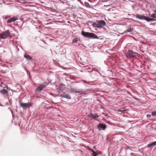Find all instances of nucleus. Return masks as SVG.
<instances>
[{
  "mask_svg": "<svg viewBox=\"0 0 156 156\" xmlns=\"http://www.w3.org/2000/svg\"><path fill=\"white\" fill-rule=\"evenodd\" d=\"M88 116L92 119H94L97 118H98L99 117V116L96 114H92L91 113L89 114Z\"/></svg>",
  "mask_w": 156,
  "mask_h": 156,
  "instance_id": "nucleus-9",
  "label": "nucleus"
},
{
  "mask_svg": "<svg viewBox=\"0 0 156 156\" xmlns=\"http://www.w3.org/2000/svg\"><path fill=\"white\" fill-rule=\"evenodd\" d=\"M156 145V141L155 142H153L150 144H148L147 147L149 148L152 147H154V146Z\"/></svg>",
  "mask_w": 156,
  "mask_h": 156,
  "instance_id": "nucleus-11",
  "label": "nucleus"
},
{
  "mask_svg": "<svg viewBox=\"0 0 156 156\" xmlns=\"http://www.w3.org/2000/svg\"><path fill=\"white\" fill-rule=\"evenodd\" d=\"M20 106L24 109H26L29 108L31 105V104L30 103H20Z\"/></svg>",
  "mask_w": 156,
  "mask_h": 156,
  "instance_id": "nucleus-7",
  "label": "nucleus"
},
{
  "mask_svg": "<svg viewBox=\"0 0 156 156\" xmlns=\"http://www.w3.org/2000/svg\"><path fill=\"white\" fill-rule=\"evenodd\" d=\"M5 2H3L2 3H0V4L2 5V4L5 3Z\"/></svg>",
  "mask_w": 156,
  "mask_h": 156,
  "instance_id": "nucleus-26",
  "label": "nucleus"
},
{
  "mask_svg": "<svg viewBox=\"0 0 156 156\" xmlns=\"http://www.w3.org/2000/svg\"><path fill=\"white\" fill-rule=\"evenodd\" d=\"M0 92L1 94L3 95H5L8 92L7 90L5 89H3L2 90L0 91Z\"/></svg>",
  "mask_w": 156,
  "mask_h": 156,
  "instance_id": "nucleus-14",
  "label": "nucleus"
},
{
  "mask_svg": "<svg viewBox=\"0 0 156 156\" xmlns=\"http://www.w3.org/2000/svg\"><path fill=\"white\" fill-rule=\"evenodd\" d=\"M0 72L3 74L5 73V72L3 70H2L1 71H0Z\"/></svg>",
  "mask_w": 156,
  "mask_h": 156,
  "instance_id": "nucleus-24",
  "label": "nucleus"
},
{
  "mask_svg": "<svg viewBox=\"0 0 156 156\" xmlns=\"http://www.w3.org/2000/svg\"><path fill=\"white\" fill-rule=\"evenodd\" d=\"M70 91L71 92H74L75 93L76 89L75 88H71L70 89Z\"/></svg>",
  "mask_w": 156,
  "mask_h": 156,
  "instance_id": "nucleus-18",
  "label": "nucleus"
},
{
  "mask_svg": "<svg viewBox=\"0 0 156 156\" xmlns=\"http://www.w3.org/2000/svg\"><path fill=\"white\" fill-rule=\"evenodd\" d=\"M85 156H86V155H85Z\"/></svg>",
  "mask_w": 156,
  "mask_h": 156,
  "instance_id": "nucleus-37",
  "label": "nucleus"
},
{
  "mask_svg": "<svg viewBox=\"0 0 156 156\" xmlns=\"http://www.w3.org/2000/svg\"><path fill=\"white\" fill-rule=\"evenodd\" d=\"M81 34L84 37L89 38L99 39V37H97L96 35L93 33L85 32L82 30L81 31Z\"/></svg>",
  "mask_w": 156,
  "mask_h": 156,
  "instance_id": "nucleus-1",
  "label": "nucleus"
},
{
  "mask_svg": "<svg viewBox=\"0 0 156 156\" xmlns=\"http://www.w3.org/2000/svg\"><path fill=\"white\" fill-rule=\"evenodd\" d=\"M17 20V18L16 16H13L12 17L10 18L9 20H7L6 21V23H11L12 22H14Z\"/></svg>",
  "mask_w": 156,
  "mask_h": 156,
  "instance_id": "nucleus-10",
  "label": "nucleus"
},
{
  "mask_svg": "<svg viewBox=\"0 0 156 156\" xmlns=\"http://www.w3.org/2000/svg\"><path fill=\"white\" fill-rule=\"evenodd\" d=\"M133 31V29L131 27H130L129 29H128L126 30H125L124 32V33H125L126 32H131Z\"/></svg>",
  "mask_w": 156,
  "mask_h": 156,
  "instance_id": "nucleus-15",
  "label": "nucleus"
},
{
  "mask_svg": "<svg viewBox=\"0 0 156 156\" xmlns=\"http://www.w3.org/2000/svg\"><path fill=\"white\" fill-rule=\"evenodd\" d=\"M152 115L153 116H156V110L154 112H151V115H147V117H148L149 116H150L151 115Z\"/></svg>",
  "mask_w": 156,
  "mask_h": 156,
  "instance_id": "nucleus-17",
  "label": "nucleus"
},
{
  "mask_svg": "<svg viewBox=\"0 0 156 156\" xmlns=\"http://www.w3.org/2000/svg\"><path fill=\"white\" fill-rule=\"evenodd\" d=\"M78 1L79 2H80L81 1L80 0H78Z\"/></svg>",
  "mask_w": 156,
  "mask_h": 156,
  "instance_id": "nucleus-30",
  "label": "nucleus"
},
{
  "mask_svg": "<svg viewBox=\"0 0 156 156\" xmlns=\"http://www.w3.org/2000/svg\"><path fill=\"white\" fill-rule=\"evenodd\" d=\"M64 86L65 85L64 84L61 83L59 85V87L60 88H62L64 87Z\"/></svg>",
  "mask_w": 156,
  "mask_h": 156,
  "instance_id": "nucleus-20",
  "label": "nucleus"
},
{
  "mask_svg": "<svg viewBox=\"0 0 156 156\" xmlns=\"http://www.w3.org/2000/svg\"><path fill=\"white\" fill-rule=\"evenodd\" d=\"M125 110H119H119H117V111L118 112H125Z\"/></svg>",
  "mask_w": 156,
  "mask_h": 156,
  "instance_id": "nucleus-23",
  "label": "nucleus"
},
{
  "mask_svg": "<svg viewBox=\"0 0 156 156\" xmlns=\"http://www.w3.org/2000/svg\"><path fill=\"white\" fill-rule=\"evenodd\" d=\"M75 94H83L84 93V92L81 90L79 91L76 90L75 92Z\"/></svg>",
  "mask_w": 156,
  "mask_h": 156,
  "instance_id": "nucleus-16",
  "label": "nucleus"
},
{
  "mask_svg": "<svg viewBox=\"0 0 156 156\" xmlns=\"http://www.w3.org/2000/svg\"><path fill=\"white\" fill-rule=\"evenodd\" d=\"M8 26H10V25H8Z\"/></svg>",
  "mask_w": 156,
  "mask_h": 156,
  "instance_id": "nucleus-31",
  "label": "nucleus"
},
{
  "mask_svg": "<svg viewBox=\"0 0 156 156\" xmlns=\"http://www.w3.org/2000/svg\"><path fill=\"white\" fill-rule=\"evenodd\" d=\"M8 109H10V111H11V112L12 113V111L11 110V109L10 108H8Z\"/></svg>",
  "mask_w": 156,
  "mask_h": 156,
  "instance_id": "nucleus-27",
  "label": "nucleus"
},
{
  "mask_svg": "<svg viewBox=\"0 0 156 156\" xmlns=\"http://www.w3.org/2000/svg\"><path fill=\"white\" fill-rule=\"evenodd\" d=\"M136 56V53L133 52L132 51L130 50H128L126 54V56L127 58L128 57H135Z\"/></svg>",
  "mask_w": 156,
  "mask_h": 156,
  "instance_id": "nucleus-6",
  "label": "nucleus"
},
{
  "mask_svg": "<svg viewBox=\"0 0 156 156\" xmlns=\"http://www.w3.org/2000/svg\"><path fill=\"white\" fill-rule=\"evenodd\" d=\"M133 20V21H136V22H137L139 23H140L139 22H138V21H135V20Z\"/></svg>",
  "mask_w": 156,
  "mask_h": 156,
  "instance_id": "nucleus-28",
  "label": "nucleus"
},
{
  "mask_svg": "<svg viewBox=\"0 0 156 156\" xmlns=\"http://www.w3.org/2000/svg\"><path fill=\"white\" fill-rule=\"evenodd\" d=\"M151 17L153 18H156V16L155 14H153L151 16Z\"/></svg>",
  "mask_w": 156,
  "mask_h": 156,
  "instance_id": "nucleus-21",
  "label": "nucleus"
},
{
  "mask_svg": "<svg viewBox=\"0 0 156 156\" xmlns=\"http://www.w3.org/2000/svg\"><path fill=\"white\" fill-rule=\"evenodd\" d=\"M97 126L99 130L101 129L104 130L106 128V125L105 124L101 123L99 124Z\"/></svg>",
  "mask_w": 156,
  "mask_h": 156,
  "instance_id": "nucleus-8",
  "label": "nucleus"
},
{
  "mask_svg": "<svg viewBox=\"0 0 156 156\" xmlns=\"http://www.w3.org/2000/svg\"><path fill=\"white\" fill-rule=\"evenodd\" d=\"M17 92H19V91H20V90H19V89H17Z\"/></svg>",
  "mask_w": 156,
  "mask_h": 156,
  "instance_id": "nucleus-29",
  "label": "nucleus"
},
{
  "mask_svg": "<svg viewBox=\"0 0 156 156\" xmlns=\"http://www.w3.org/2000/svg\"><path fill=\"white\" fill-rule=\"evenodd\" d=\"M53 103L55 104V103H54L53 102ZM55 104H57V103H56Z\"/></svg>",
  "mask_w": 156,
  "mask_h": 156,
  "instance_id": "nucleus-35",
  "label": "nucleus"
},
{
  "mask_svg": "<svg viewBox=\"0 0 156 156\" xmlns=\"http://www.w3.org/2000/svg\"><path fill=\"white\" fill-rule=\"evenodd\" d=\"M83 82H85V83H86V81H83Z\"/></svg>",
  "mask_w": 156,
  "mask_h": 156,
  "instance_id": "nucleus-32",
  "label": "nucleus"
},
{
  "mask_svg": "<svg viewBox=\"0 0 156 156\" xmlns=\"http://www.w3.org/2000/svg\"><path fill=\"white\" fill-rule=\"evenodd\" d=\"M154 12H155V13H156V10H155L154 11Z\"/></svg>",
  "mask_w": 156,
  "mask_h": 156,
  "instance_id": "nucleus-33",
  "label": "nucleus"
},
{
  "mask_svg": "<svg viewBox=\"0 0 156 156\" xmlns=\"http://www.w3.org/2000/svg\"><path fill=\"white\" fill-rule=\"evenodd\" d=\"M48 83L47 82H45L41 84H40L39 86L38 87L36 90V91L38 92H40L42 90L43 88H45L48 85Z\"/></svg>",
  "mask_w": 156,
  "mask_h": 156,
  "instance_id": "nucleus-4",
  "label": "nucleus"
},
{
  "mask_svg": "<svg viewBox=\"0 0 156 156\" xmlns=\"http://www.w3.org/2000/svg\"><path fill=\"white\" fill-rule=\"evenodd\" d=\"M85 156H86V155H85Z\"/></svg>",
  "mask_w": 156,
  "mask_h": 156,
  "instance_id": "nucleus-36",
  "label": "nucleus"
},
{
  "mask_svg": "<svg viewBox=\"0 0 156 156\" xmlns=\"http://www.w3.org/2000/svg\"><path fill=\"white\" fill-rule=\"evenodd\" d=\"M24 57L28 61L31 60H32L31 57L29 55H24Z\"/></svg>",
  "mask_w": 156,
  "mask_h": 156,
  "instance_id": "nucleus-13",
  "label": "nucleus"
},
{
  "mask_svg": "<svg viewBox=\"0 0 156 156\" xmlns=\"http://www.w3.org/2000/svg\"><path fill=\"white\" fill-rule=\"evenodd\" d=\"M62 98H65L69 99H71V98L70 96L68 94H65L62 96Z\"/></svg>",
  "mask_w": 156,
  "mask_h": 156,
  "instance_id": "nucleus-12",
  "label": "nucleus"
},
{
  "mask_svg": "<svg viewBox=\"0 0 156 156\" xmlns=\"http://www.w3.org/2000/svg\"><path fill=\"white\" fill-rule=\"evenodd\" d=\"M77 41V40L76 38H74L73 39L72 42L73 43H76Z\"/></svg>",
  "mask_w": 156,
  "mask_h": 156,
  "instance_id": "nucleus-22",
  "label": "nucleus"
},
{
  "mask_svg": "<svg viewBox=\"0 0 156 156\" xmlns=\"http://www.w3.org/2000/svg\"><path fill=\"white\" fill-rule=\"evenodd\" d=\"M92 151L93 152L94 156H97V153L95 151H94L92 150Z\"/></svg>",
  "mask_w": 156,
  "mask_h": 156,
  "instance_id": "nucleus-19",
  "label": "nucleus"
},
{
  "mask_svg": "<svg viewBox=\"0 0 156 156\" xmlns=\"http://www.w3.org/2000/svg\"><path fill=\"white\" fill-rule=\"evenodd\" d=\"M106 23L105 21L103 20H99L96 21L95 24L96 27L98 28H102L103 26L105 25Z\"/></svg>",
  "mask_w": 156,
  "mask_h": 156,
  "instance_id": "nucleus-5",
  "label": "nucleus"
},
{
  "mask_svg": "<svg viewBox=\"0 0 156 156\" xmlns=\"http://www.w3.org/2000/svg\"><path fill=\"white\" fill-rule=\"evenodd\" d=\"M133 16L136 17V18L139 19L140 20H146L147 21L149 22L151 21H155L156 19H154V18H150L147 16H144L143 15H133Z\"/></svg>",
  "mask_w": 156,
  "mask_h": 156,
  "instance_id": "nucleus-2",
  "label": "nucleus"
},
{
  "mask_svg": "<svg viewBox=\"0 0 156 156\" xmlns=\"http://www.w3.org/2000/svg\"><path fill=\"white\" fill-rule=\"evenodd\" d=\"M10 32L9 30H7L2 33H0V38L5 39L10 36Z\"/></svg>",
  "mask_w": 156,
  "mask_h": 156,
  "instance_id": "nucleus-3",
  "label": "nucleus"
},
{
  "mask_svg": "<svg viewBox=\"0 0 156 156\" xmlns=\"http://www.w3.org/2000/svg\"><path fill=\"white\" fill-rule=\"evenodd\" d=\"M153 24V23H151V24H151H151Z\"/></svg>",
  "mask_w": 156,
  "mask_h": 156,
  "instance_id": "nucleus-34",
  "label": "nucleus"
},
{
  "mask_svg": "<svg viewBox=\"0 0 156 156\" xmlns=\"http://www.w3.org/2000/svg\"><path fill=\"white\" fill-rule=\"evenodd\" d=\"M10 17V16H9V17L6 16V17H5L4 18L5 19H7L9 18Z\"/></svg>",
  "mask_w": 156,
  "mask_h": 156,
  "instance_id": "nucleus-25",
  "label": "nucleus"
}]
</instances>
